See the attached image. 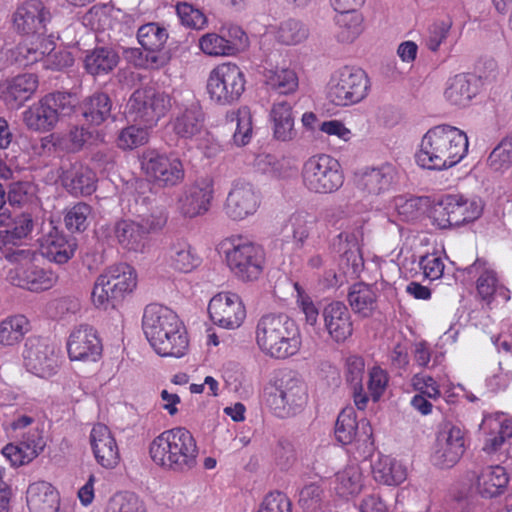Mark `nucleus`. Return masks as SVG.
<instances>
[{
	"label": "nucleus",
	"instance_id": "6e6d98bb",
	"mask_svg": "<svg viewBox=\"0 0 512 512\" xmlns=\"http://www.w3.org/2000/svg\"><path fill=\"white\" fill-rule=\"evenodd\" d=\"M335 437L343 445L351 444L358 434V422L352 408L344 409L335 424Z\"/></svg>",
	"mask_w": 512,
	"mask_h": 512
},
{
	"label": "nucleus",
	"instance_id": "49530a36",
	"mask_svg": "<svg viewBox=\"0 0 512 512\" xmlns=\"http://www.w3.org/2000/svg\"><path fill=\"white\" fill-rule=\"evenodd\" d=\"M508 484V475L500 465L488 466L478 476L477 487L485 497L501 494Z\"/></svg>",
	"mask_w": 512,
	"mask_h": 512
},
{
	"label": "nucleus",
	"instance_id": "864d4df0",
	"mask_svg": "<svg viewBox=\"0 0 512 512\" xmlns=\"http://www.w3.org/2000/svg\"><path fill=\"white\" fill-rule=\"evenodd\" d=\"M110 112V99L104 93H96L84 103L83 116L92 124L100 125L110 116Z\"/></svg>",
	"mask_w": 512,
	"mask_h": 512
},
{
	"label": "nucleus",
	"instance_id": "603ef678",
	"mask_svg": "<svg viewBox=\"0 0 512 512\" xmlns=\"http://www.w3.org/2000/svg\"><path fill=\"white\" fill-rule=\"evenodd\" d=\"M198 47L211 57L230 56L235 53V43L215 32L202 35L198 40Z\"/></svg>",
	"mask_w": 512,
	"mask_h": 512
},
{
	"label": "nucleus",
	"instance_id": "dca6fc26",
	"mask_svg": "<svg viewBox=\"0 0 512 512\" xmlns=\"http://www.w3.org/2000/svg\"><path fill=\"white\" fill-rule=\"evenodd\" d=\"M262 197L260 191L250 182L234 180L227 193L223 212L233 222L247 220L258 212Z\"/></svg>",
	"mask_w": 512,
	"mask_h": 512
},
{
	"label": "nucleus",
	"instance_id": "c85d7f7f",
	"mask_svg": "<svg viewBox=\"0 0 512 512\" xmlns=\"http://www.w3.org/2000/svg\"><path fill=\"white\" fill-rule=\"evenodd\" d=\"M90 443L96 461L104 468L112 469L120 460L119 449L110 429L96 424L90 433Z\"/></svg>",
	"mask_w": 512,
	"mask_h": 512
},
{
	"label": "nucleus",
	"instance_id": "ea45409f",
	"mask_svg": "<svg viewBox=\"0 0 512 512\" xmlns=\"http://www.w3.org/2000/svg\"><path fill=\"white\" fill-rule=\"evenodd\" d=\"M270 120L273 135L277 140L286 142L295 137L294 118L290 103L287 101L275 102L271 108Z\"/></svg>",
	"mask_w": 512,
	"mask_h": 512
},
{
	"label": "nucleus",
	"instance_id": "5701e85b",
	"mask_svg": "<svg viewBox=\"0 0 512 512\" xmlns=\"http://www.w3.org/2000/svg\"><path fill=\"white\" fill-rule=\"evenodd\" d=\"M139 44L149 52L146 66L158 69L168 63L169 57L161 52L168 40L167 29L159 23L150 22L139 27L137 31Z\"/></svg>",
	"mask_w": 512,
	"mask_h": 512
},
{
	"label": "nucleus",
	"instance_id": "c756f323",
	"mask_svg": "<svg viewBox=\"0 0 512 512\" xmlns=\"http://www.w3.org/2000/svg\"><path fill=\"white\" fill-rule=\"evenodd\" d=\"M76 246L74 238L68 237L63 232L53 228L43 237L40 251L49 261L63 264L73 257Z\"/></svg>",
	"mask_w": 512,
	"mask_h": 512
},
{
	"label": "nucleus",
	"instance_id": "6e6552de",
	"mask_svg": "<svg viewBox=\"0 0 512 512\" xmlns=\"http://www.w3.org/2000/svg\"><path fill=\"white\" fill-rule=\"evenodd\" d=\"M78 101L67 92L45 95L23 112V122L30 130L48 132L64 117L71 115Z\"/></svg>",
	"mask_w": 512,
	"mask_h": 512
},
{
	"label": "nucleus",
	"instance_id": "aec40b11",
	"mask_svg": "<svg viewBox=\"0 0 512 512\" xmlns=\"http://www.w3.org/2000/svg\"><path fill=\"white\" fill-rule=\"evenodd\" d=\"M102 350L101 340L94 327L80 324L71 331L67 342L70 360L96 362L100 359Z\"/></svg>",
	"mask_w": 512,
	"mask_h": 512
},
{
	"label": "nucleus",
	"instance_id": "ddd939ff",
	"mask_svg": "<svg viewBox=\"0 0 512 512\" xmlns=\"http://www.w3.org/2000/svg\"><path fill=\"white\" fill-rule=\"evenodd\" d=\"M244 72L235 63L227 62L213 68L207 79L206 90L209 99L218 105H231L238 101L245 91Z\"/></svg>",
	"mask_w": 512,
	"mask_h": 512
},
{
	"label": "nucleus",
	"instance_id": "3c124183",
	"mask_svg": "<svg viewBox=\"0 0 512 512\" xmlns=\"http://www.w3.org/2000/svg\"><path fill=\"white\" fill-rule=\"evenodd\" d=\"M102 512H147L144 502L134 493L116 492L103 504Z\"/></svg>",
	"mask_w": 512,
	"mask_h": 512
},
{
	"label": "nucleus",
	"instance_id": "09e8293b",
	"mask_svg": "<svg viewBox=\"0 0 512 512\" xmlns=\"http://www.w3.org/2000/svg\"><path fill=\"white\" fill-rule=\"evenodd\" d=\"M348 301L355 313L367 317L376 308V293L371 286L356 283L350 288Z\"/></svg>",
	"mask_w": 512,
	"mask_h": 512
},
{
	"label": "nucleus",
	"instance_id": "a878e982",
	"mask_svg": "<svg viewBox=\"0 0 512 512\" xmlns=\"http://www.w3.org/2000/svg\"><path fill=\"white\" fill-rule=\"evenodd\" d=\"M38 88V78L34 74H21L0 84V99L11 110H17L28 101Z\"/></svg>",
	"mask_w": 512,
	"mask_h": 512
},
{
	"label": "nucleus",
	"instance_id": "0eeeda50",
	"mask_svg": "<svg viewBox=\"0 0 512 512\" xmlns=\"http://www.w3.org/2000/svg\"><path fill=\"white\" fill-rule=\"evenodd\" d=\"M220 250L239 279L253 281L261 275L265 254L260 245L242 236H231L221 241Z\"/></svg>",
	"mask_w": 512,
	"mask_h": 512
},
{
	"label": "nucleus",
	"instance_id": "393cba45",
	"mask_svg": "<svg viewBox=\"0 0 512 512\" xmlns=\"http://www.w3.org/2000/svg\"><path fill=\"white\" fill-rule=\"evenodd\" d=\"M397 170L389 163L378 167H366L357 175V186L369 196H380L389 192L396 182Z\"/></svg>",
	"mask_w": 512,
	"mask_h": 512
},
{
	"label": "nucleus",
	"instance_id": "a18cd8bd",
	"mask_svg": "<svg viewBox=\"0 0 512 512\" xmlns=\"http://www.w3.org/2000/svg\"><path fill=\"white\" fill-rule=\"evenodd\" d=\"M334 22L340 43H353L364 32V17L360 12L337 13Z\"/></svg>",
	"mask_w": 512,
	"mask_h": 512
},
{
	"label": "nucleus",
	"instance_id": "2f4dec72",
	"mask_svg": "<svg viewBox=\"0 0 512 512\" xmlns=\"http://www.w3.org/2000/svg\"><path fill=\"white\" fill-rule=\"evenodd\" d=\"M478 93V81L471 74H457L448 79L444 98L451 105L467 107Z\"/></svg>",
	"mask_w": 512,
	"mask_h": 512
},
{
	"label": "nucleus",
	"instance_id": "13d9d810",
	"mask_svg": "<svg viewBox=\"0 0 512 512\" xmlns=\"http://www.w3.org/2000/svg\"><path fill=\"white\" fill-rule=\"evenodd\" d=\"M149 129L141 124H133L119 132L117 145L123 150H132L148 142Z\"/></svg>",
	"mask_w": 512,
	"mask_h": 512
},
{
	"label": "nucleus",
	"instance_id": "b1692460",
	"mask_svg": "<svg viewBox=\"0 0 512 512\" xmlns=\"http://www.w3.org/2000/svg\"><path fill=\"white\" fill-rule=\"evenodd\" d=\"M170 126L175 135L184 140H193L204 133L205 116L198 102L181 106L173 114Z\"/></svg>",
	"mask_w": 512,
	"mask_h": 512
},
{
	"label": "nucleus",
	"instance_id": "f8f14e48",
	"mask_svg": "<svg viewBox=\"0 0 512 512\" xmlns=\"http://www.w3.org/2000/svg\"><path fill=\"white\" fill-rule=\"evenodd\" d=\"M171 107L170 96L153 87L137 89L130 97L126 115L134 123L153 128Z\"/></svg>",
	"mask_w": 512,
	"mask_h": 512
},
{
	"label": "nucleus",
	"instance_id": "7c9ffc66",
	"mask_svg": "<svg viewBox=\"0 0 512 512\" xmlns=\"http://www.w3.org/2000/svg\"><path fill=\"white\" fill-rule=\"evenodd\" d=\"M62 186L72 195L88 196L96 190V175L87 166L73 164L60 175Z\"/></svg>",
	"mask_w": 512,
	"mask_h": 512
},
{
	"label": "nucleus",
	"instance_id": "9d476101",
	"mask_svg": "<svg viewBox=\"0 0 512 512\" xmlns=\"http://www.w3.org/2000/svg\"><path fill=\"white\" fill-rule=\"evenodd\" d=\"M301 182L313 194H330L344 183V174L337 159L328 154H316L302 165Z\"/></svg>",
	"mask_w": 512,
	"mask_h": 512
},
{
	"label": "nucleus",
	"instance_id": "f3484780",
	"mask_svg": "<svg viewBox=\"0 0 512 512\" xmlns=\"http://www.w3.org/2000/svg\"><path fill=\"white\" fill-rule=\"evenodd\" d=\"M272 405L281 416L295 415L302 411L309 401V390L305 380L295 372L285 373L276 386Z\"/></svg>",
	"mask_w": 512,
	"mask_h": 512
},
{
	"label": "nucleus",
	"instance_id": "6ab92c4d",
	"mask_svg": "<svg viewBox=\"0 0 512 512\" xmlns=\"http://www.w3.org/2000/svg\"><path fill=\"white\" fill-rule=\"evenodd\" d=\"M208 313L215 325L225 329L239 328L246 318L242 299L238 294L230 291L214 295L209 301Z\"/></svg>",
	"mask_w": 512,
	"mask_h": 512
},
{
	"label": "nucleus",
	"instance_id": "4be33fe9",
	"mask_svg": "<svg viewBox=\"0 0 512 512\" xmlns=\"http://www.w3.org/2000/svg\"><path fill=\"white\" fill-rule=\"evenodd\" d=\"M465 451L464 432L451 426L439 432L431 461L440 469L452 468L458 463Z\"/></svg>",
	"mask_w": 512,
	"mask_h": 512
},
{
	"label": "nucleus",
	"instance_id": "c03bdc74",
	"mask_svg": "<svg viewBox=\"0 0 512 512\" xmlns=\"http://www.w3.org/2000/svg\"><path fill=\"white\" fill-rule=\"evenodd\" d=\"M119 62L118 54L111 48L99 47L89 51L84 58L85 70L93 75H105L111 72Z\"/></svg>",
	"mask_w": 512,
	"mask_h": 512
},
{
	"label": "nucleus",
	"instance_id": "37998d69",
	"mask_svg": "<svg viewBox=\"0 0 512 512\" xmlns=\"http://www.w3.org/2000/svg\"><path fill=\"white\" fill-rule=\"evenodd\" d=\"M30 330L29 320L21 314L10 315L0 321V346L18 345Z\"/></svg>",
	"mask_w": 512,
	"mask_h": 512
},
{
	"label": "nucleus",
	"instance_id": "0e129e2a",
	"mask_svg": "<svg viewBox=\"0 0 512 512\" xmlns=\"http://www.w3.org/2000/svg\"><path fill=\"white\" fill-rule=\"evenodd\" d=\"M177 15L181 23L193 29H203L207 24L205 14L192 4L182 2L176 5Z\"/></svg>",
	"mask_w": 512,
	"mask_h": 512
},
{
	"label": "nucleus",
	"instance_id": "5fc2aeb1",
	"mask_svg": "<svg viewBox=\"0 0 512 512\" xmlns=\"http://www.w3.org/2000/svg\"><path fill=\"white\" fill-rule=\"evenodd\" d=\"M429 206L428 198L398 196L394 199V208L403 221H413L423 215Z\"/></svg>",
	"mask_w": 512,
	"mask_h": 512
},
{
	"label": "nucleus",
	"instance_id": "412c9836",
	"mask_svg": "<svg viewBox=\"0 0 512 512\" xmlns=\"http://www.w3.org/2000/svg\"><path fill=\"white\" fill-rule=\"evenodd\" d=\"M50 11L40 0H28L17 6L11 16L12 28L19 34L40 35L50 21Z\"/></svg>",
	"mask_w": 512,
	"mask_h": 512
},
{
	"label": "nucleus",
	"instance_id": "a211bd4d",
	"mask_svg": "<svg viewBox=\"0 0 512 512\" xmlns=\"http://www.w3.org/2000/svg\"><path fill=\"white\" fill-rule=\"evenodd\" d=\"M22 357L26 370L40 378L52 377L60 366L56 348L40 338L33 337L26 341Z\"/></svg>",
	"mask_w": 512,
	"mask_h": 512
},
{
	"label": "nucleus",
	"instance_id": "680f3d73",
	"mask_svg": "<svg viewBox=\"0 0 512 512\" xmlns=\"http://www.w3.org/2000/svg\"><path fill=\"white\" fill-rule=\"evenodd\" d=\"M308 36V29L300 21L290 19L281 23L278 29V39L287 45L302 42Z\"/></svg>",
	"mask_w": 512,
	"mask_h": 512
},
{
	"label": "nucleus",
	"instance_id": "473e14b6",
	"mask_svg": "<svg viewBox=\"0 0 512 512\" xmlns=\"http://www.w3.org/2000/svg\"><path fill=\"white\" fill-rule=\"evenodd\" d=\"M481 429L485 434L483 450L488 454L498 451L512 436V423L503 414L485 417Z\"/></svg>",
	"mask_w": 512,
	"mask_h": 512
},
{
	"label": "nucleus",
	"instance_id": "4d7b16f0",
	"mask_svg": "<svg viewBox=\"0 0 512 512\" xmlns=\"http://www.w3.org/2000/svg\"><path fill=\"white\" fill-rule=\"evenodd\" d=\"M92 216V208L86 203L79 202L66 210L64 223L71 232H81L87 229Z\"/></svg>",
	"mask_w": 512,
	"mask_h": 512
},
{
	"label": "nucleus",
	"instance_id": "4c0bfd02",
	"mask_svg": "<svg viewBox=\"0 0 512 512\" xmlns=\"http://www.w3.org/2000/svg\"><path fill=\"white\" fill-rule=\"evenodd\" d=\"M447 208L450 210L454 226H460L478 219L483 207L479 200L460 194L446 195Z\"/></svg>",
	"mask_w": 512,
	"mask_h": 512
},
{
	"label": "nucleus",
	"instance_id": "a19ab883",
	"mask_svg": "<svg viewBox=\"0 0 512 512\" xmlns=\"http://www.w3.org/2000/svg\"><path fill=\"white\" fill-rule=\"evenodd\" d=\"M263 75L265 84L280 94H292L299 85L295 70L285 64L270 65Z\"/></svg>",
	"mask_w": 512,
	"mask_h": 512
},
{
	"label": "nucleus",
	"instance_id": "c9c22d12",
	"mask_svg": "<svg viewBox=\"0 0 512 512\" xmlns=\"http://www.w3.org/2000/svg\"><path fill=\"white\" fill-rule=\"evenodd\" d=\"M364 475L358 464H349L335 474L333 489L337 496L350 499L357 496L364 488Z\"/></svg>",
	"mask_w": 512,
	"mask_h": 512
},
{
	"label": "nucleus",
	"instance_id": "39448f33",
	"mask_svg": "<svg viewBox=\"0 0 512 512\" xmlns=\"http://www.w3.org/2000/svg\"><path fill=\"white\" fill-rule=\"evenodd\" d=\"M6 433L18 439L17 444H7L3 456L12 466L26 465L34 460L45 448L42 425L29 415H18L4 424Z\"/></svg>",
	"mask_w": 512,
	"mask_h": 512
},
{
	"label": "nucleus",
	"instance_id": "4468645a",
	"mask_svg": "<svg viewBox=\"0 0 512 512\" xmlns=\"http://www.w3.org/2000/svg\"><path fill=\"white\" fill-rule=\"evenodd\" d=\"M141 169L146 177L158 187H173L185 176L182 161L175 155L147 150L141 157Z\"/></svg>",
	"mask_w": 512,
	"mask_h": 512
},
{
	"label": "nucleus",
	"instance_id": "9b49d317",
	"mask_svg": "<svg viewBox=\"0 0 512 512\" xmlns=\"http://www.w3.org/2000/svg\"><path fill=\"white\" fill-rule=\"evenodd\" d=\"M369 79L356 67L336 70L326 85V98L333 105L346 107L361 102L368 95Z\"/></svg>",
	"mask_w": 512,
	"mask_h": 512
},
{
	"label": "nucleus",
	"instance_id": "bf43d9fd",
	"mask_svg": "<svg viewBox=\"0 0 512 512\" xmlns=\"http://www.w3.org/2000/svg\"><path fill=\"white\" fill-rule=\"evenodd\" d=\"M488 166L497 172L512 167V134L504 138L490 153Z\"/></svg>",
	"mask_w": 512,
	"mask_h": 512
},
{
	"label": "nucleus",
	"instance_id": "f03ea898",
	"mask_svg": "<svg viewBox=\"0 0 512 512\" xmlns=\"http://www.w3.org/2000/svg\"><path fill=\"white\" fill-rule=\"evenodd\" d=\"M142 328L153 350L162 357H183L189 347L185 326L171 309L148 305L143 314Z\"/></svg>",
	"mask_w": 512,
	"mask_h": 512
},
{
	"label": "nucleus",
	"instance_id": "774afa93",
	"mask_svg": "<svg viewBox=\"0 0 512 512\" xmlns=\"http://www.w3.org/2000/svg\"><path fill=\"white\" fill-rule=\"evenodd\" d=\"M258 512H292L291 502L285 494L273 492L263 499Z\"/></svg>",
	"mask_w": 512,
	"mask_h": 512
},
{
	"label": "nucleus",
	"instance_id": "338daca9",
	"mask_svg": "<svg viewBox=\"0 0 512 512\" xmlns=\"http://www.w3.org/2000/svg\"><path fill=\"white\" fill-rule=\"evenodd\" d=\"M325 491L319 483L305 485L299 492V504L306 510L314 511L321 507Z\"/></svg>",
	"mask_w": 512,
	"mask_h": 512
},
{
	"label": "nucleus",
	"instance_id": "de8ad7c7",
	"mask_svg": "<svg viewBox=\"0 0 512 512\" xmlns=\"http://www.w3.org/2000/svg\"><path fill=\"white\" fill-rule=\"evenodd\" d=\"M227 120L235 124L233 141L237 146H245L252 139L253 117L249 107L242 106L227 114Z\"/></svg>",
	"mask_w": 512,
	"mask_h": 512
},
{
	"label": "nucleus",
	"instance_id": "1a4fd4ad",
	"mask_svg": "<svg viewBox=\"0 0 512 512\" xmlns=\"http://www.w3.org/2000/svg\"><path fill=\"white\" fill-rule=\"evenodd\" d=\"M137 286L136 270L127 263L106 268L96 279L92 290L93 304L102 309L131 293Z\"/></svg>",
	"mask_w": 512,
	"mask_h": 512
},
{
	"label": "nucleus",
	"instance_id": "2eb2a0df",
	"mask_svg": "<svg viewBox=\"0 0 512 512\" xmlns=\"http://www.w3.org/2000/svg\"><path fill=\"white\" fill-rule=\"evenodd\" d=\"M214 193L213 179L200 178L179 191L175 200V210L185 219L201 217L209 211Z\"/></svg>",
	"mask_w": 512,
	"mask_h": 512
},
{
	"label": "nucleus",
	"instance_id": "7ed1b4c3",
	"mask_svg": "<svg viewBox=\"0 0 512 512\" xmlns=\"http://www.w3.org/2000/svg\"><path fill=\"white\" fill-rule=\"evenodd\" d=\"M255 346L264 357L286 360L298 354L302 334L298 323L283 313L263 315L254 330Z\"/></svg>",
	"mask_w": 512,
	"mask_h": 512
},
{
	"label": "nucleus",
	"instance_id": "423d86ee",
	"mask_svg": "<svg viewBox=\"0 0 512 512\" xmlns=\"http://www.w3.org/2000/svg\"><path fill=\"white\" fill-rule=\"evenodd\" d=\"M14 265L7 272V281L17 287L31 292H42L51 289L58 281L52 270L44 269L36 264L37 254L30 249H15L5 255Z\"/></svg>",
	"mask_w": 512,
	"mask_h": 512
},
{
	"label": "nucleus",
	"instance_id": "69168bd1",
	"mask_svg": "<svg viewBox=\"0 0 512 512\" xmlns=\"http://www.w3.org/2000/svg\"><path fill=\"white\" fill-rule=\"evenodd\" d=\"M293 228V237L296 241L303 243L310 235L315 224V217L307 211H296L290 217Z\"/></svg>",
	"mask_w": 512,
	"mask_h": 512
},
{
	"label": "nucleus",
	"instance_id": "8fccbe9b",
	"mask_svg": "<svg viewBox=\"0 0 512 512\" xmlns=\"http://www.w3.org/2000/svg\"><path fill=\"white\" fill-rule=\"evenodd\" d=\"M470 272H479L477 279V292L483 300L490 301L492 296L501 288L494 269L486 263L477 260L470 268Z\"/></svg>",
	"mask_w": 512,
	"mask_h": 512
},
{
	"label": "nucleus",
	"instance_id": "72a5a7b5",
	"mask_svg": "<svg viewBox=\"0 0 512 512\" xmlns=\"http://www.w3.org/2000/svg\"><path fill=\"white\" fill-rule=\"evenodd\" d=\"M26 502L30 512H57L59 495L46 481L31 483L26 491Z\"/></svg>",
	"mask_w": 512,
	"mask_h": 512
},
{
	"label": "nucleus",
	"instance_id": "e2e57ef3",
	"mask_svg": "<svg viewBox=\"0 0 512 512\" xmlns=\"http://www.w3.org/2000/svg\"><path fill=\"white\" fill-rule=\"evenodd\" d=\"M293 287L296 292V304L304 315L305 323L310 326H315L319 317V310L317 306L299 283L295 282Z\"/></svg>",
	"mask_w": 512,
	"mask_h": 512
},
{
	"label": "nucleus",
	"instance_id": "cd10ccee",
	"mask_svg": "<svg viewBox=\"0 0 512 512\" xmlns=\"http://www.w3.org/2000/svg\"><path fill=\"white\" fill-rule=\"evenodd\" d=\"M322 318L324 329L333 341L342 343L353 334L352 316L344 303L334 301L327 304Z\"/></svg>",
	"mask_w": 512,
	"mask_h": 512
},
{
	"label": "nucleus",
	"instance_id": "f704fd0d",
	"mask_svg": "<svg viewBox=\"0 0 512 512\" xmlns=\"http://www.w3.org/2000/svg\"><path fill=\"white\" fill-rule=\"evenodd\" d=\"M165 260L171 269L181 273H190L201 263L195 249L186 240L173 242L165 253Z\"/></svg>",
	"mask_w": 512,
	"mask_h": 512
},
{
	"label": "nucleus",
	"instance_id": "f257e3e1",
	"mask_svg": "<svg viewBox=\"0 0 512 512\" xmlns=\"http://www.w3.org/2000/svg\"><path fill=\"white\" fill-rule=\"evenodd\" d=\"M468 137L462 130L450 125H437L422 137L415 161L428 170H447L460 163L468 153Z\"/></svg>",
	"mask_w": 512,
	"mask_h": 512
},
{
	"label": "nucleus",
	"instance_id": "e433bc0d",
	"mask_svg": "<svg viewBox=\"0 0 512 512\" xmlns=\"http://www.w3.org/2000/svg\"><path fill=\"white\" fill-rule=\"evenodd\" d=\"M372 474L376 482L396 486L407 479V467L399 460L388 455H381L372 465Z\"/></svg>",
	"mask_w": 512,
	"mask_h": 512
},
{
	"label": "nucleus",
	"instance_id": "052dcab7",
	"mask_svg": "<svg viewBox=\"0 0 512 512\" xmlns=\"http://www.w3.org/2000/svg\"><path fill=\"white\" fill-rule=\"evenodd\" d=\"M452 27V21L438 20L432 23L424 37V45L431 52H437L442 43L447 39Z\"/></svg>",
	"mask_w": 512,
	"mask_h": 512
},
{
	"label": "nucleus",
	"instance_id": "bb28decb",
	"mask_svg": "<svg viewBox=\"0 0 512 512\" xmlns=\"http://www.w3.org/2000/svg\"><path fill=\"white\" fill-rule=\"evenodd\" d=\"M363 238L361 230L343 231L333 242L334 249L341 254V265L345 266V274L356 276L362 270L364 262L360 244Z\"/></svg>",
	"mask_w": 512,
	"mask_h": 512
},
{
	"label": "nucleus",
	"instance_id": "58836bf2",
	"mask_svg": "<svg viewBox=\"0 0 512 512\" xmlns=\"http://www.w3.org/2000/svg\"><path fill=\"white\" fill-rule=\"evenodd\" d=\"M125 16V12L113 4H97L83 16V23L93 30H105L122 22Z\"/></svg>",
	"mask_w": 512,
	"mask_h": 512
},
{
	"label": "nucleus",
	"instance_id": "79ce46f5",
	"mask_svg": "<svg viewBox=\"0 0 512 512\" xmlns=\"http://www.w3.org/2000/svg\"><path fill=\"white\" fill-rule=\"evenodd\" d=\"M118 243L126 250L142 252L146 245V231L140 224L130 221H119L115 226Z\"/></svg>",
	"mask_w": 512,
	"mask_h": 512
},
{
	"label": "nucleus",
	"instance_id": "20e7f679",
	"mask_svg": "<svg viewBox=\"0 0 512 512\" xmlns=\"http://www.w3.org/2000/svg\"><path fill=\"white\" fill-rule=\"evenodd\" d=\"M149 454L157 466L183 473L196 467L199 448L189 430L176 427L155 437L150 443Z\"/></svg>",
	"mask_w": 512,
	"mask_h": 512
}]
</instances>
